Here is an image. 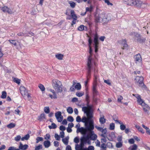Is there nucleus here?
Instances as JSON below:
<instances>
[{
    "label": "nucleus",
    "instance_id": "23",
    "mask_svg": "<svg viewBox=\"0 0 150 150\" xmlns=\"http://www.w3.org/2000/svg\"><path fill=\"white\" fill-rule=\"evenodd\" d=\"M56 58L59 60H62L63 59L64 55L63 54L60 53H57L55 55Z\"/></svg>",
    "mask_w": 150,
    "mask_h": 150
},
{
    "label": "nucleus",
    "instance_id": "54",
    "mask_svg": "<svg viewBox=\"0 0 150 150\" xmlns=\"http://www.w3.org/2000/svg\"><path fill=\"white\" fill-rule=\"evenodd\" d=\"M67 120L68 121L72 122L74 121V119L71 116H69L67 118Z\"/></svg>",
    "mask_w": 150,
    "mask_h": 150
},
{
    "label": "nucleus",
    "instance_id": "26",
    "mask_svg": "<svg viewBox=\"0 0 150 150\" xmlns=\"http://www.w3.org/2000/svg\"><path fill=\"white\" fill-rule=\"evenodd\" d=\"M45 119V117L44 113H42L40 116L39 117V118L38 119V120L40 121H42L44 119Z\"/></svg>",
    "mask_w": 150,
    "mask_h": 150
},
{
    "label": "nucleus",
    "instance_id": "41",
    "mask_svg": "<svg viewBox=\"0 0 150 150\" xmlns=\"http://www.w3.org/2000/svg\"><path fill=\"white\" fill-rule=\"evenodd\" d=\"M57 125L54 123H52L51 125H50L49 126V127L50 129H55Z\"/></svg>",
    "mask_w": 150,
    "mask_h": 150
},
{
    "label": "nucleus",
    "instance_id": "14",
    "mask_svg": "<svg viewBox=\"0 0 150 150\" xmlns=\"http://www.w3.org/2000/svg\"><path fill=\"white\" fill-rule=\"evenodd\" d=\"M28 147V146L27 144L23 145L21 142L19 143V145L18 146V148L19 150H26Z\"/></svg>",
    "mask_w": 150,
    "mask_h": 150
},
{
    "label": "nucleus",
    "instance_id": "10",
    "mask_svg": "<svg viewBox=\"0 0 150 150\" xmlns=\"http://www.w3.org/2000/svg\"><path fill=\"white\" fill-rule=\"evenodd\" d=\"M134 39L137 42H142L145 41V39L141 37L138 34L135 33H134Z\"/></svg>",
    "mask_w": 150,
    "mask_h": 150
},
{
    "label": "nucleus",
    "instance_id": "50",
    "mask_svg": "<svg viewBox=\"0 0 150 150\" xmlns=\"http://www.w3.org/2000/svg\"><path fill=\"white\" fill-rule=\"evenodd\" d=\"M88 71L87 74V80H88L89 78H90L91 76V69H88Z\"/></svg>",
    "mask_w": 150,
    "mask_h": 150
},
{
    "label": "nucleus",
    "instance_id": "57",
    "mask_svg": "<svg viewBox=\"0 0 150 150\" xmlns=\"http://www.w3.org/2000/svg\"><path fill=\"white\" fill-rule=\"evenodd\" d=\"M88 42L89 47H91V43H92V40H91V38H90L89 39Z\"/></svg>",
    "mask_w": 150,
    "mask_h": 150
},
{
    "label": "nucleus",
    "instance_id": "63",
    "mask_svg": "<svg viewBox=\"0 0 150 150\" xmlns=\"http://www.w3.org/2000/svg\"><path fill=\"white\" fill-rule=\"evenodd\" d=\"M104 82L109 85H111V83L109 80H104Z\"/></svg>",
    "mask_w": 150,
    "mask_h": 150
},
{
    "label": "nucleus",
    "instance_id": "40",
    "mask_svg": "<svg viewBox=\"0 0 150 150\" xmlns=\"http://www.w3.org/2000/svg\"><path fill=\"white\" fill-rule=\"evenodd\" d=\"M7 96V93L6 91H4L2 92V95L1 96V98L4 99L6 98Z\"/></svg>",
    "mask_w": 150,
    "mask_h": 150
},
{
    "label": "nucleus",
    "instance_id": "33",
    "mask_svg": "<svg viewBox=\"0 0 150 150\" xmlns=\"http://www.w3.org/2000/svg\"><path fill=\"white\" fill-rule=\"evenodd\" d=\"M68 2V3L70 4L71 7L73 8L75 7L76 5V4L75 2L72 1H69Z\"/></svg>",
    "mask_w": 150,
    "mask_h": 150
},
{
    "label": "nucleus",
    "instance_id": "24",
    "mask_svg": "<svg viewBox=\"0 0 150 150\" xmlns=\"http://www.w3.org/2000/svg\"><path fill=\"white\" fill-rule=\"evenodd\" d=\"M101 131L102 133L101 136L104 138L106 137L107 136L106 134V133L107 132L106 128H105L104 129H102Z\"/></svg>",
    "mask_w": 150,
    "mask_h": 150
},
{
    "label": "nucleus",
    "instance_id": "53",
    "mask_svg": "<svg viewBox=\"0 0 150 150\" xmlns=\"http://www.w3.org/2000/svg\"><path fill=\"white\" fill-rule=\"evenodd\" d=\"M115 128V125L114 123H111L110 125V129L111 130H113Z\"/></svg>",
    "mask_w": 150,
    "mask_h": 150
},
{
    "label": "nucleus",
    "instance_id": "21",
    "mask_svg": "<svg viewBox=\"0 0 150 150\" xmlns=\"http://www.w3.org/2000/svg\"><path fill=\"white\" fill-rule=\"evenodd\" d=\"M83 145H81V143H80V144H76L75 145V149L76 150H84V149L83 148Z\"/></svg>",
    "mask_w": 150,
    "mask_h": 150
},
{
    "label": "nucleus",
    "instance_id": "18",
    "mask_svg": "<svg viewBox=\"0 0 150 150\" xmlns=\"http://www.w3.org/2000/svg\"><path fill=\"white\" fill-rule=\"evenodd\" d=\"M120 43L123 46L122 47V49H126L128 47V45L126 43V41L125 40H122L119 41Z\"/></svg>",
    "mask_w": 150,
    "mask_h": 150
},
{
    "label": "nucleus",
    "instance_id": "11",
    "mask_svg": "<svg viewBox=\"0 0 150 150\" xmlns=\"http://www.w3.org/2000/svg\"><path fill=\"white\" fill-rule=\"evenodd\" d=\"M134 58L135 61L137 64V65L141 64L142 59L141 55L139 54H138L135 55L134 57Z\"/></svg>",
    "mask_w": 150,
    "mask_h": 150
},
{
    "label": "nucleus",
    "instance_id": "45",
    "mask_svg": "<svg viewBox=\"0 0 150 150\" xmlns=\"http://www.w3.org/2000/svg\"><path fill=\"white\" fill-rule=\"evenodd\" d=\"M13 80L15 82L18 84H19L20 83V80L18 78H14L13 79Z\"/></svg>",
    "mask_w": 150,
    "mask_h": 150
},
{
    "label": "nucleus",
    "instance_id": "9",
    "mask_svg": "<svg viewBox=\"0 0 150 150\" xmlns=\"http://www.w3.org/2000/svg\"><path fill=\"white\" fill-rule=\"evenodd\" d=\"M143 80V78L142 77L137 76L135 78V82L136 84L140 86L144 84Z\"/></svg>",
    "mask_w": 150,
    "mask_h": 150
},
{
    "label": "nucleus",
    "instance_id": "20",
    "mask_svg": "<svg viewBox=\"0 0 150 150\" xmlns=\"http://www.w3.org/2000/svg\"><path fill=\"white\" fill-rule=\"evenodd\" d=\"M2 10L4 12H7L8 13H11L12 12L10 9L6 6H4L1 8Z\"/></svg>",
    "mask_w": 150,
    "mask_h": 150
},
{
    "label": "nucleus",
    "instance_id": "43",
    "mask_svg": "<svg viewBox=\"0 0 150 150\" xmlns=\"http://www.w3.org/2000/svg\"><path fill=\"white\" fill-rule=\"evenodd\" d=\"M21 136L20 135H18L15 137L14 139L16 142H18L20 140V139L21 140Z\"/></svg>",
    "mask_w": 150,
    "mask_h": 150
},
{
    "label": "nucleus",
    "instance_id": "29",
    "mask_svg": "<svg viewBox=\"0 0 150 150\" xmlns=\"http://www.w3.org/2000/svg\"><path fill=\"white\" fill-rule=\"evenodd\" d=\"M135 127L142 134H144V131L143 130V129L142 128H141L140 126L138 125H136L135 126Z\"/></svg>",
    "mask_w": 150,
    "mask_h": 150
},
{
    "label": "nucleus",
    "instance_id": "64",
    "mask_svg": "<svg viewBox=\"0 0 150 150\" xmlns=\"http://www.w3.org/2000/svg\"><path fill=\"white\" fill-rule=\"evenodd\" d=\"M15 111L16 112V114L20 115L19 114L20 112V111L18 109H16L15 110Z\"/></svg>",
    "mask_w": 150,
    "mask_h": 150
},
{
    "label": "nucleus",
    "instance_id": "58",
    "mask_svg": "<svg viewBox=\"0 0 150 150\" xmlns=\"http://www.w3.org/2000/svg\"><path fill=\"white\" fill-rule=\"evenodd\" d=\"M123 99V97L121 96H119L118 97L117 101L121 103V100Z\"/></svg>",
    "mask_w": 150,
    "mask_h": 150
},
{
    "label": "nucleus",
    "instance_id": "62",
    "mask_svg": "<svg viewBox=\"0 0 150 150\" xmlns=\"http://www.w3.org/2000/svg\"><path fill=\"white\" fill-rule=\"evenodd\" d=\"M60 137L62 138H63L64 137V133L63 131H62L60 132Z\"/></svg>",
    "mask_w": 150,
    "mask_h": 150
},
{
    "label": "nucleus",
    "instance_id": "36",
    "mask_svg": "<svg viewBox=\"0 0 150 150\" xmlns=\"http://www.w3.org/2000/svg\"><path fill=\"white\" fill-rule=\"evenodd\" d=\"M16 125L15 123H11L9 124L8 125L7 127L11 129L14 127Z\"/></svg>",
    "mask_w": 150,
    "mask_h": 150
},
{
    "label": "nucleus",
    "instance_id": "2",
    "mask_svg": "<svg viewBox=\"0 0 150 150\" xmlns=\"http://www.w3.org/2000/svg\"><path fill=\"white\" fill-rule=\"evenodd\" d=\"M52 88L57 93H61L67 91L66 88L63 86L62 82L56 79H53L51 82Z\"/></svg>",
    "mask_w": 150,
    "mask_h": 150
},
{
    "label": "nucleus",
    "instance_id": "56",
    "mask_svg": "<svg viewBox=\"0 0 150 150\" xmlns=\"http://www.w3.org/2000/svg\"><path fill=\"white\" fill-rule=\"evenodd\" d=\"M128 142L130 144H134V141L133 139H131L129 140Z\"/></svg>",
    "mask_w": 150,
    "mask_h": 150
},
{
    "label": "nucleus",
    "instance_id": "15",
    "mask_svg": "<svg viewBox=\"0 0 150 150\" xmlns=\"http://www.w3.org/2000/svg\"><path fill=\"white\" fill-rule=\"evenodd\" d=\"M134 96H135L137 99V102L140 105H141L143 103H144V101L141 98V96L140 95H136L135 96L134 94L133 95Z\"/></svg>",
    "mask_w": 150,
    "mask_h": 150
},
{
    "label": "nucleus",
    "instance_id": "55",
    "mask_svg": "<svg viewBox=\"0 0 150 150\" xmlns=\"http://www.w3.org/2000/svg\"><path fill=\"white\" fill-rule=\"evenodd\" d=\"M137 148V146L136 144H134L132 146V148L131 150H136Z\"/></svg>",
    "mask_w": 150,
    "mask_h": 150
},
{
    "label": "nucleus",
    "instance_id": "37",
    "mask_svg": "<svg viewBox=\"0 0 150 150\" xmlns=\"http://www.w3.org/2000/svg\"><path fill=\"white\" fill-rule=\"evenodd\" d=\"M122 142H118L116 143V146L117 148H120L122 147Z\"/></svg>",
    "mask_w": 150,
    "mask_h": 150
},
{
    "label": "nucleus",
    "instance_id": "6",
    "mask_svg": "<svg viewBox=\"0 0 150 150\" xmlns=\"http://www.w3.org/2000/svg\"><path fill=\"white\" fill-rule=\"evenodd\" d=\"M49 93L48 94L49 98L51 99H57V93L54 89H50L48 90Z\"/></svg>",
    "mask_w": 150,
    "mask_h": 150
},
{
    "label": "nucleus",
    "instance_id": "48",
    "mask_svg": "<svg viewBox=\"0 0 150 150\" xmlns=\"http://www.w3.org/2000/svg\"><path fill=\"white\" fill-rule=\"evenodd\" d=\"M74 141L76 144L79 143V137H75L74 139Z\"/></svg>",
    "mask_w": 150,
    "mask_h": 150
},
{
    "label": "nucleus",
    "instance_id": "31",
    "mask_svg": "<svg viewBox=\"0 0 150 150\" xmlns=\"http://www.w3.org/2000/svg\"><path fill=\"white\" fill-rule=\"evenodd\" d=\"M50 143L49 141H45L44 142V144L45 148H48L50 145Z\"/></svg>",
    "mask_w": 150,
    "mask_h": 150
},
{
    "label": "nucleus",
    "instance_id": "7",
    "mask_svg": "<svg viewBox=\"0 0 150 150\" xmlns=\"http://www.w3.org/2000/svg\"><path fill=\"white\" fill-rule=\"evenodd\" d=\"M98 36L97 33H96L94 37V45L95 48V52H97L98 51V47L99 45V42L98 40Z\"/></svg>",
    "mask_w": 150,
    "mask_h": 150
},
{
    "label": "nucleus",
    "instance_id": "47",
    "mask_svg": "<svg viewBox=\"0 0 150 150\" xmlns=\"http://www.w3.org/2000/svg\"><path fill=\"white\" fill-rule=\"evenodd\" d=\"M94 148L93 146H89L88 148L84 149V150H94Z\"/></svg>",
    "mask_w": 150,
    "mask_h": 150
},
{
    "label": "nucleus",
    "instance_id": "44",
    "mask_svg": "<svg viewBox=\"0 0 150 150\" xmlns=\"http://www.w3.org/2000/svg\"><path fill=\"white\" fill-rule=\"evenodd\" d=\"M9 41L11 44L13 45L14 46H16L17 45V43L16 41L15 40H9Z\"/></svg>",
    "mask_w": 150,
    "mask_h": 150
},
{
    "label": "nucleus",
    "instance_id": "35",
    "mask_svg": "<svg viewBox=\"0 0 150 150\" xmlns=\"http://www.w3.org/2000/svg\"><path fill=\"white\" fill-rule=\"evenodd\" d=\"M38 87L42 92L44 91H45V87L43 85L41 84H39Z\"/></svg>",
    "mask_w": 150,
    "mask_h": 150
},
{
    "label": "nucleus",
    "instance_id": "46",
    "mask_svg": "<svg viewBox=\"0 0 150 150\" xmlns=\"http://www.w3.org/2000/svg\"><path fill=\"white\" fill-rule=\"evenodd\" d=\"M84 95V93L83 92H77L76 93V95L79 97H80Z\"/></svg>",
    "mask_w": 150,
    "mask_h": 150
},
{
    "label": "nucleus",
    "instance_id": "12",
    "mask_svg": "<svg viewBox=\"0 0 150 150\" xmlns=\"http://www.w3.org/2000/svg\"><path fill=\"white\" fill-rule=\"evenodd\" d=\"M61 112L58 111L55 113V117L58 122H61L62 121L63 117L62 115Z\"/></svg>",
    "mask_w": 150,
    "mask_h": 150
},
{
    "label": "nucleus",
    "instance_id": "30",
    "mask_svg": "<svg viewBox=\"0 0 150 150\" xmlns=\"http://www.w3.org/2000/svg\"><path fill=\"white\" fill-rule=\"evenodd\" d=\"M106 120L104 118V116H103L99 119V121L101 124H103L105 122Z\"/></svg>",
    "mask_w": 150,
    "mask_h": 150
},
{
    "label": "nucleus",
    "instance_id": "49",
    "mask_svg": "<svg viewBox=\"0 0 150 150\" xmlns=\"http://www.w3.org/2000/svg\"><path fill=\"white\" fill-rule=\"evenodd\" d=\"M96 83H94V84L93 85V93H96L97 92L96 90Z\"/></svg>",
    "mask_w": 150,
    "mask_h": 150
},
{
    "label": "nucleus",
    "instance_id": "5",
    "mask_svg": "<svg viewBox=\"0 0 150 150\" xmlns=\"http://www.w3.org/2000/svg\"><path fill=\"white\" fill-rule=\"evenodd\" d=\"M20 93L24 99L30 100L31 98V96L28 90L24 86H21L19 88Z\"/></svg>",
    "mask_w": 150,
    "mask_h": 150
},
{
    "label": "nucleus",
    "instance_id": "4",
    "mask_svg": "<svg viewBox=\"0 0 150 150\" xmlns=\"http://www.w3.org/2000/svg\"><path fill=\"white\" fill-rule=\"evenodd\" d=\"M111 19L110 15H108L103 13H101L96 18L98 22H101L103 24H106Z\"/></svg>",
    "mask_w": 150,
    "mask_h": 150
},
{
    "label": "nucleus",
    "instance_id": "60",
    "mask_svg": "<svg viewBox=\"0 0 150 150\" xmlns=\"http://www.w3.org/2000/svg\"><path fill=\"white\" fill-rule=\"evenodd\" d=\"M95 128L97 129L98 130H99V131H101L102 130V129H103V128L101 127H98V126H95Z\"/></svg>",
    "mask_w": 150,
    "mask_h": 150
},
{
    "label": "nucleus",
    "instance_id": "28",
    "mask_svg": "<svg viewBox=\"0 0 150 150\" xmlns=\"http://www.w3.org/2000/svg\"><path fill=\"white\" fill-rule=\"evenodd\" d=\"M30 135L29 134H27L25 135L24 137L21 138V140L22 141H24L25 140H27L29 139L30 138Z\"/></svg>",
    "mask_w": 150,
    "mask_h": 150
},
{
    "label": "nucleus",
    "instance_id": "22",
    "mask_svg": "<svg viewBox=\"0 0 150 150\" xmlns=\"http://www.w3.org/2000/svg\"><path fill=\"white\" fill-rule=\"evenodd\" d=\"M143 108V110L145 112H147L149 109V106L145 103L141 105Z\"/></svg>",
    "mask_w": 150,
    "mask_h": 150
},
{
    "label": "nucleus",
    "instance_id": "42",
    "mask_svg": "<svg viewBox=\"0 0 150 150\" xmlns=\"http://www.w3.org/2000/svg\"><path fill=\"white\" fill-rule=\"evenodd\" d=\"M119 123L121 124L120 125V128L121 130H124L125 129L126 127L124 125L122 124V122H119Z\"/></svg>",
    "mask_w": 150,
    "mask_h": 150
},
{
    "label": "nucleus",
    "instance_id": "61",
    "mask_svg": "<svg viewBox=\"0 0 150 150\" xmlns=\"http://www.w3.org/2000/svg\"><path fill=\"white\" fill-rule=\"evenodd\" d=\"M122 137L121 136H119L118 137L117 140L118 142H122Z\"/></svg>",
    "mask_w": 150,
    "mask_h": 150
},
{
    "label": "nucleus",
    "instance_id": "52",
    "mask_svg": "<svg viewBox=\"0 0 150 150\" xmlns=\"http://www.w3.org/2000/svg\"><path fill=\"white\" fill-rule=\"evenodd\" d=\"M92 6H91L89 7H86V11H89L90 12H91L92 11Z\"/></svg>",
    "mask_w": 150,
    "mask_h": 150
},
{
    "label": "nucleus",
    "instance_id": "25",
    "mask_svg": "<svg viewBox=\"0 0 150 150\" xmlns=\"http://www.w3.org/2000/svg\"><path fill=\"white\" fill-rule=\"evenodd\" d=\"M78 30L79 31H83V30H87V28L86 27L83 25H81L78 27Z\"/></svg>",
    "mask_w": 150,
    "mask_h": 150
},
{
    "label": "nucleus",
    "instance_id": "34",
    "mask_svg": "<svg viewBox=\"0 0 150 150\" xmlns=\"http://www.w3.org/2000/svg\"><path fill=\"white\" fill-rule=\"evenodd\" d=\"M69 139V137H67L65 138L62 139V141L65 144L67 145L68 144Z\"/></svg>",
    "mask_w": 150,
    "mask_h": 150
},
{
    "label": "nucleus",
    "instance_id": "8",
    "mask_svg": "<svg viewBox=\"0 0 150 150\" xmlns=\"http://www.w3.org/2000/svg\"><path fill=\"white\" fill-rule=\"evenodd\" d=\"M80 143L81 145H84V144L86 143H88L89 144H91V142L89 140V138L88 135L85 136H83L81 137L80 139Z\"/></svg>",
    "mask_w": 150,
    "mask_h": 150
},
{
    "label": "nucleus",
    "instance_id": "27",
    "mask_svg": "<svg viewBox=\"0 0 150 150\" xmlns=\"http://www.w3.org/2000/svg\"><path fill=\"white\" fill-rule=\"evenodd\" d=\"M71 14L72 18L74 20H76L77 19V16L76 14H74V10H71Z\"/></svg>",
    "mask_w": 150,
    "mask_h": 150
},
{
    "label": "nucleus",
    "instance_id": "13",
    "mask_svg": "<svg viewBox=\"0 0 150 150\" xmlns=\"http://www.w3.org/2000/svg\"><path fill=\"white\" fill-rule=\"evenodd\" d=\"M134 6H135L138 7H141L143 5L145 4L143 3L142 1L139 0H134Z\"/></svg>",
    "mask_w": 150,
    "mask_h": 150
},
{
    "label": "nucleus",
    "instance_id": "3",
    "mask_svg": "<svg viewBox=\"0 0 150 150\" xmlns=\"http://www.w3.org/2000/svg\"><path fill=\"white\" fill-rule=\"evenodd\" d=\"M86 129L88 130V134L89 139L92 140H95L97 137L96 134H95L93 130L94 129V123L93 121H91L90 124L86 127Z\"/></svg>",
    "mask_w": 150,
    "mask_h": 150
},
{
    "label": "nucleus",
    "instance_id": "38",
    "mask_svg": "<svg viewBox=\"0 0 150 150\" xmlns=\"http://www.w3.org/2000/svg\"><path fill=\"white\" fill-rule=\"evenodd\" d=\"M75 88L77 90H80L81 88V86L79 83H77L75 86Z\"/></svg>",
    "mask_w": 150,
    "mask_h": 150
},
{
    "label": "nucleus",
    "instance_id": "39",
    "mask_svg": "<svg viewBox=\"0 0 150 150\" xmlns=\"http://www.w3.org/2000/svg\"><path fill=\"white\" fill-rule=\"evenodd\" d=\"M45 112L47 114H48L50 112V109L49 107H46L44 108V110Z\"/></svg>",
    "mask_w": 150,
    "mask_h": 150
},
{
    "label": "nucleus",
    "instance_id": "17",
    "mask_svg": "<svg viewBox=\"0 0 150 150\" xmlns=\"http://www.w3.org/2000/svg\"><path fill=\"white\" fill-rule=\"evenodd\" d=\"M123 2L126 4L134 6V0H123Z\"/></svg>",
    "mask_w": 150,
    "mask_h": 150
},
{
    "label": "nucleus",
    "instance_id": "51",
    "mask_svg": "<svg viewBox=\"0 0 150 150\" xmlns=\"http://www.w3.org/2000/svg\"><path fill=\"white\" fill-rule=\"evenodd\" d=\"M8 150H19V149L16 148L14 146H10L9 147Z\"/></svg>",
    "mask_w": 150,
    "mask_h": 150
},
{
    "label": "nucleus",
    "instance_id": "32",
    "mask_svg": "<svg viewBox=\"0 0 150 150\" xmlns=\"http://www.w3.org/2000/svg\"><path fill=\"white\" fill-rule=\"evenodd\" d=\"M67 112L69 114L72 113L73 112V108L70 107H68L67 108Z\"/></svg>",
    "mask_w": 150,
    "mask_h": 150
},
{
    "label": "nucleus",
    "instance_id": "59",
    "mask_svg": "<svg viewBox=\"0 0 150 150\" xmlns=\"http://www.w3.org/2000/svg\"><path fill=\"white\" fill-rule=\"evenodd\" d=\"M59 129L61 131H63L65 130L66 128L63 126H61L60 127Z\"/></svg>",
    "mask_w": 150,
    "mask_h": 150
},
{
    "label": "nucleus",
    "instance_id": "1",
    "mask_svg": "<svg viewBox=\"0 0 150 150\" xmlns=\"http://www.w3.org/2000/svg\"><path fill=\"white\" fill-rule=\"evenodd\" d=\"M82 111L86 114L87 117L84 116L82 119L80 116H78L76 118V121L78 122H82L84 123L85 126L86 127L90 124L91 121H93L91 119L93 117V110L91 106L84 107L82 108Z\"/></svg>",
    "mask_w": 150,
    "mask_h": 150
},
{
    "label": "nucleus",
    "instance_id": "19",
    "mask_svg": "<svg viewBox=\"0 0 150 150\" xmlns=\"http://www.w3.org/2000/svg\"><path fill=\"white\" fill-rule=\"evenodd\" d=\"M78 132H80L82 134H85L87 132L88 133V130L86 129V127L85 126V129L83 127H81L79 129V130L78 131Z\"/></svg>",
    "mask_w": 150,
    "mask_h": 150
},
{
    "label": "nucleus",
    "instance_id": "16",
    "mask_svg": "<svg viewBox=\"0 0 150 150\" xmlns=\"http://www.w3.org/2000/svg\"><path fill=\"white\" fill-rule=\"evenodd\" d=\"M92 57L91 56H89L88 58V61L87 63V68L88 69H91L92 67Z\"/></svg>",
    "mask_w": 150,
    "mask_h": 150
}]
</instances>
